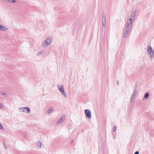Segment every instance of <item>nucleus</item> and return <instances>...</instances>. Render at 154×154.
<instances>
[{"label":"nucleus","mask_w":154,"mask_h":154,"mask_svg":"<svg viewBox=\"0 0 154 154\" xmlns=\"http://www.w3.org/2000/svg\"><path fill=\"white\" fill-rule=\"evenodd\" d=\"M3 146H4V148L5 149H7V147L5 145V141H3Z\"/></svg>","instance_id":"aec40b11"},{"label":"nucleus","mask_w":154,"mask_h":154,"mask_svg":"<svg viewBox=\"0 0 154 154\" xmlns=\"http://www.w3.org/2000/svg\"><path fill=\"white\" fill-rule=\"evenodd\" d=\"M2 104L1 103H0V108H2Z\"/></svg>","instance_id":"bb28decb"},{"label":"nucleus","mask_w":154,"mask_h":154,"mask_svg":"<svg viewBox=\"0 0 154 154\" xmlns=\"http://www.w3.org/2000/svg\"><path fill=\"white\" fill-rule=\"evenodd\" d=\"M139 152L138 151H136L134 153V154H139Z\"/></svg>","instance_id":"5701e85b"},{"label":"nucleus","mask_w":154,"mask_h":154,"mask_svg":"<svg viewBox=\"0 0 154 154\" xmlns=\"http://www.w3.org/2000/svg\"><path fill=\"white\" fill-rule=\"evenodd\" d=\"M66 118V116L65 115L63 116L57 122V125H60L64 121Z\"/></svg>","instance_id":"39448f33"},{"label":"nucleus","mask_w":154,"mask_h":154,"mask_svg":"<svg viewBox=\"0 0 154 154\" xmlns=\"http://www.w3.org/2000/svg\"><path fill=\"white\" fill-rule=\"evenodd\" d=\"M147 53L148 55L149 56L150 59H152V53L153 51L150 45H149L148 46L147 48Z\"/></svg>","instance_id":"f03ea898"},{"label":"nucleus","mask_w":154,"mask_h":154,"mask_svg":"<svg viewBox=\"0 0 154 154\" xmlns=\"http://www.w3.org/2000/svg\"><path fill=\"white\" fill-rule=\"evenodd\" d=\"M129 31H127V30L124 29L123 30V32H124L123 34V36L124 38H125L127 36L128 33H129Z\"/></svg>","instance_id":"0eeeda50"},{"label":"nucleus","mask_w":154,"mask_h":154,"mask_svg":"<svg viewBox=\"0 0 154 154\" xmlns=\"http://www.w3.org/2000/svg\"><path fill=\"white\" fill-rule=\"evenodd\" d=\"M117 83L118 85H119V82L118 81H117Z\"/></svg>","instance_id":"cd10ccee"},{"label":"nucleus","mask_w":154,"mask_h":154,"mask_svg":"<svg viewBox=\"0 0 154 154\" xmlns=\"http://www.w3.org/2000/svg\"><path fill=\"white\" fill-rule=\"evenodd\" d=\"M20 110L21 112H26L25 111V107H22V108H20Z\"/></svg>","instance_id":"f3484780"},{"label":"nucleus","mask_w":154,"mask_h":154,"mask_svg":"<svg viewBox=\"0 0 154 154\" xmlns=\"http://www.w3.org/2000/svg\"><path fill=\"white\" fill-rule=\"evenodd\" d=\"M1 94H3V95H6V94L5 93H3V92H2Z\"/></svg>","instance_id":"b1692460"},{"label":"nucleus","mask_w":154,"mask_h":154,"mask_svg":"<svg viewBox=\"0 0 154 154\" xmlns=\"http://www.w3.org/2000/svg\"><path fill=\"white\" fill-rule=\"evenodd\" d=\"M54 108L52 107L50 108V109H48L47 112V114H49L51 113L54 110Z\"/></svg>","instance_id":"1a4fd4ad"},{"label":"nucleus","mask_w":154,"mask_h":154,"mask_svg":"<svg viewBox=\"0 0 154 154\" xmlns=\"http://www.w3.org/2000/svg\"><path fill=\"white\" fill-rule=\"evenodd\" d=\"M102 25L104 27H105L106 25V20H102Z\"/></svg>","instance_id":"4468645a"},{"label":"nucleus","mask_w":154,"mask_h":154,"mask_svg":"<svg viewBox=\"0 0 154 154\" xmlns=\"http://www.w3.org/2000/svg\"><path fill=\"white\" fill-rule=\"evenodd\" d=\"M25 111L27 112L28 113H29L30 112V109L29 107H24Z\"/></svg>","instance_id":"2eb2a0df"},{"label":"nucleus","mask_w":154,"mask_h":154,"mask_svg":"<svg viewBox=\"0 0 154 154\" xmlns=\"http://www.w3.org/2000/svg\"><path fill=\"white\" fill-rule=\"evenodd\" d=\"M15 2V0H8V2L9 3H14Z\"/></svg>","instance_id":"a211bd4d"},{"label":"nucleus","mask_w":154,"mask_h":154,"mask_svg":"<svg viewBox=\"0 0 154 154\" xmlns=\"http://www.w3.org/2000/svg\"><path fill=\"white\" fill-rule=\"evenodd\" d=\"M132 25L131 22L129 23V21H128L126 26L124 27V29L127 30V31H129Z\"/></svg>","instance_id":"20e7f679"},{"label":"nucleus","mask_w":154,"mask_h":154,"mask_svg":"<svg viewBox=\"0 0 154 154\" xmlns=\"http://www.w3.org/2000/svg\"><path fill=\"white\" fill-rule=\"evenodd\" d=\"M57 87L59 91L63 95L64 97H66L67 96L65 92L64 89L63 88V85H57Z\"/></svg>","instance_id":"f257e3e1"},{"label":"nucleus","mask_w":154,"mask_h":154,"mask_svg":"<svg viewBox=\"0 0 154 154\" xmlns=\"http://www.w3.org/2000/svg\"><path fill=\"white\" fill-rule=\"evenodd\" d=\"M137 92V88L135 87L133 92L131 96V101L132 102L134 100L135 97V96L136 95V93Z\"/></svg>","instance_id":"7ed1b4c3"},{"label":"nucleus","mask_w":154,"mask_h":154,"mask_svg":"<svg viewBox=\"0 0 154 154\" xmlns=\"http://www.w3.org/2000/svg\"><path fill=\"white\" fill-rule=\"evenodd\" d=\"M106 20V14L103 13L102 15V20Z\"/></svg>","instance_id":"dca6fc26"},{"label":"nucleus","mask_w":154,"mask_h":154,"mask_svg":"<svg viewBox=\"0 0 154 154\" xmlns=\"http://www.w3.org/2000/svg\"><path fill=\"white\" fill-rule=\"evenodd\" d=\"M8 29L7 28H6V27L3 26H2L0 25V30L3 31H5Z\"/></svg>","instance_id":"f8f14e48"},{"label":"nucleus","mask_w":154,"mask_h":154,"mask_svg":"<svg viewBox=\"0 0 154 154\" xmlns=\"http://www.w3.org/2000/svg\"><path fill=\"white\" fill-rule=\"evenodd\" d=\"M149 95L148 92H147L144 95L143 100H146V99H147L149 97Z\"/></svg>","instance_id":"ddd939ff"},{"label":"nucleus","mask_w":154,"mask_h":154,"mask_svg":"<svg viewBox=\"0 0 154 154\" xmlns=\"http://www.w3.org/2000/svg\"><path fill=\"white\" fill-rule=\"evenodd\" d=\"M36 144L37 145V146L39 148H40L42 146V143L41 141H38L37 142Z\"/></svg>","instance_id":"9d476101"},{"label":"nucleus","mask_w":154,"mask_h":154,"mask_svg":"<svg viewBox=\"0 0 154 154\" xmlns=\"http://www.w3.org/2000/svg\"><path fill=\"white\" fill-rule=\"evenodd\" d=\"M136 11L134 12V13L133 14V13H132L130 16V18H132V20H134V19L135 17L136 16Z\"/></svg>","instance_id":"9b49d317"},{"label":"nucleus","mask_w":154,"mask_h":154,"mask_svg":"<svg viewBox=\"0 0 154 154\" xmlns=\"http://www.w3.org/2000/svg\"><path fill=\"white\" fill-rule=\"evenodd\" d=\"M85 112L87 117L90 118L91 117V112L88 109H85Z\"/></svg>","instance_id":"423d86ee"},{"label":"nucleus","mask_w":154,"mask_h":154,"mask_svg":"<svg viewBox=\"0 0 154 154\" xmlns=\"http://www.w3.org/2000/svg\"><path fill=\"white\" fill-rule=\"evenodd\" d=\"M77 1H79V0H77Z\"/></svg>","instance_id":"c85d7f7f"},{"label":"nucleus","mask_w":154,"mask_h":154,"mask_svg":"<svg viewBox=\"0 0 154 154\" xmlns=\"http://www.w3.org/2000/svg\"><path fill=\"white\" fill-rule=\"evenodd\" d=\"M132 18H130L129 20V21H128L129 22V23H131H131L132 22Z\"/></svg>","instance_id":"412c9836"},{"label":"nucleus","mask_w":154,"mask_h":154,"mask_svg":"<svg viewBox=\"0 0 154 154\" xmlns=\"http://www.w3.org/2000/svg\"><path fill=\"white\" fill-rule=\"evenodd\" d=\"M2 125L0 124V129H2Z\"/></svg>","instance_id":"a878e982"},{"label":"nucleus","mask_w":154,"mask_h":154,"mask_svg":"<svg viewBox=\"0 0 154 154\" xmlns=\"http://www.w3.org/2000/svg\"><path fill=\"white\" fill-rule=\"evenodd\" d=\"M114 128H115V129H114V128H113V131L114 132H115L116 131V127L115 126H114Z\"/></svg>","instance_id":"393cba45"},{"label":"nucleus","mask_w":154,"mask_h":154,"mask_svg":"<svg viewBox=\"0 0 154 154\" xmlns=\"http://www.w3.org/2000/svg\"><path fill=\"white\" fill-rule=\"evenodd\" d=\"M49 43L48 42V41H47V40H45L42 43V46L43 47L47 46Z\"/></svg>","instance_id":"6e6552de"},{"label":"nucleus","mask_w":154,"mask_h":154,"mask_svg":"<svg viewBox=\"0 0 154 154\" xmlns=\"http://www.w3.org/2000/svg\"><path fill=\"white\" fill-rule=\"evenodd\" d=\"M42 52H39L38 53V54H37V56H38L39 55H40V54H42Z\"/></svg>","instance_id":"4be33fe9"},{"label":"nucleus","mask_w":154,"mask_h":154,"mask_svg":"<svg viewBox=\"0 0 154 154\" xmlns=\"http://www.w3.org/2000/svg\"><path fill=\"white\" fill-rule=\"evenodd\" d=\"M52 40V39L50 38H48L46 40H47V41H48V42L50 43H51V42Z\"/></svg>","instance_id":"6ab92c4d"}]
</instances>
